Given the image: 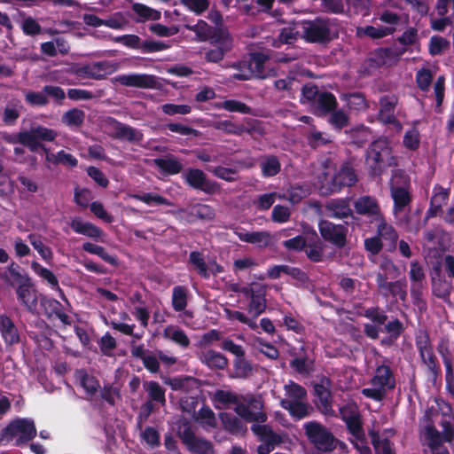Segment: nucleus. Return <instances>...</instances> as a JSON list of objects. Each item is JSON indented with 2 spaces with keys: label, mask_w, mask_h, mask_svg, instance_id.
Here are the masks:
<instances>
[{
  "label": "nucleus",
  "mask_w": 454,
  "mask_h": 454,
  "mask_svg": "<svg viewBox=\"0 0 454 454\" xmlns=\"http://www.w3.org/2000/svg\"><path fill=\"white\" fill-rule=\"evenodd\" d=\"M329 114L328 121L335 129L340 130L348 125V117L343 110L335 109Z\"/></svg>",
  "instance_id": "63"
},
{
  "label": "nucleus",
  "mask_w": 454,
  "mask_h": 454,
  "mask_svg": "<svg viewBox=\"0 0 454 454\" xmlns=\"http://www.w3.org/2000/svg\"><path fill=\"white\" fill-rule=\"evenodd\" d=\"M365 165L372 177L382 175L387 167H396L398 160L392 154V148L386 137H380L372 142L365 153Z\"/></svg>",
  "instance_id": "1"
},
{
  "label": "nucleus",
  "mask_w": 454,
  "mask_h": 454,
  "mask_svg": "<svg viewBox=\"0 0 454 454\" xmlns=\"http://www.w3.org/2000/svg\"><path fill=\"white\" fill-rule=\"evenodd\" d=\"M415 345L419 356H424L425 352L433 350V345L427 331H420L416 334Z\"/></svg>",
  "instance_id": "56"
},
{
  "label": "nucleus",
  "mask_w": 454,
  "mask_h": 454,
  "mask_svg": "<svg viewBox=\"0 0 454 454\" xmlns=\"http://www.w3.org/2000/svg\"><path fill=\"white\" fill-rule=\"evenodd\" d=\"M348 433L356 440L363 442L365 438L361 415L345 422Z\"/></svg>",
  "instance_id": "57"
},
{
  "label": "nucleus",
  "mask_w": 454,
  "mask_h": 454,
  "mask_svg": "<svg viewBox=\"0 0 454 454\" xmlns=\"http://www.w3.org/2000/svg\"><path fill=\"white\" fill-rule=\"evenodd\" d=\"M217 39L209 42L210 48L204 49V59L207 63H219L233 48V38L229 32Z\"/></svg>",
  "instance_id": "12"
},
{
  "label": "nucleus",
  "mask_w": 454,
  "mask_h": 454,
  "mask_svg": "<svg viewBox=\"0 0 454 454\" xmlns=\"http://www.w3.org/2000/svg\"><path fill=\"white\" fill-rule=\"evenodd\" d=\"M219 107L231 113H239L243 114H249L252 112L250 106L236 99L224 100L219 105Z\"/></svg>",
  "instance_id": "54"
},
{
  "label": "nucleus",
  "mask_w": 454,
  "mask_h": 454,
  "mask_svg": "<svg viewBox=\"0 0 454 454\" xmlns=\"http://www.w3.org/2000/svg\"><path fill=\"white\" fill-rule=\"evenodd\" d=\"M433 78V72L429 68L422 67L416 73V84L421 91L427 92L432 84Z\"/></svg>",
  "instance_id": "52"
},
{
  "label": "nucleus",
  "mask_w": 454,
  "mask_h": 454,
  "mask_svg": "<svg viewBox=\"0 0 454 454\" xmlns=\"http://www.w3.org/2000/svg\"><path fill=\"white\" fill-rule=\"evenodd\" d=\"M379 120L384 124H399L395 115V107L398 104V98L395 95H385L380 97Z\"/></svg>",
  "instance_id": "19"
},
{
  "label": "nucleus",
  "mask_w": 454,
  "mask_h": 454,
  "mask_svg": "<svg viewBox=\"0 0 454 454\" xmlns=\"http://www.w3.org/2000/svg\"><path fill=\"white\" fill-rule=\"evenodd\" d=\"M175 214L186 218L190 223L201 220H211L215 217V210L213 207L207 204L197 203L189 207H182L177 209Z\"/></svg>",
  "instance_id": "18"
},
{
  "label": "nucleus",
  "mask_w": 454,
  "mask_h": 454,
  "mask_svg": "<svg viewBox=\"0 0 454 454\" xmlns=\"http://www.w3.org/2000/svg\"><path fill=\"white\" fill-rule=\"evenodd\" d=\"M215 129L221 130L229 135L241 136L244 133H251V130L243 124L235 123L230 120L216 121L214 125Z\"/></svg>",
  "instance_id": "42"
},
{
  "label": "nucleus",
  "mask_w": 454,
  "mask_h": 454,
  "mask_svg": "<svg viewBox=\"0 0 454 454\" xmlns=\"http://www.w3.org/2000/svg\"><path fill=\"white\" fill-rule=\"evenodd\" d=\"M31 268L36 275L48 283L51 289L58 290L62 295H64L63 291L59 286L58 278L51 270L43 267L37 262H32Z\"/></svg>",
  "instance_id": "34"
},
{
  "label": "nucleus",
  "mask_w": 454,
  "mask_h": 454,
  "mask_svg": "<svg viewBox=\"0 0 454 454\" xmlns=\"http://www.w3.org/2000/svg\"><path fill=\"white\" fill-rule=\"evenodd\" d=\"M356 182L357 176L355 169L348 163H344L333 176L327 190L329 193H337L344 187L353 186Z\"/></svg>",
  "instance_id": "14"
},
{
  "label": "nucleus",
  "mask_w": 454,
  "mask_h": 454,
  "mask_svg": "<svg viewBox=\"0 0 454 454\" xmlns=\"http://www.w3.org/2000/svg\"><path fill=\"white\" fill-rule=\"evenodd\" d=\"M370 434L375 454H395L390 440L387 438L381 439L379 433L374 431H372Z\"/></svg>",
  "instance_id": "48"
},
{
  "label": "nucleus",
  "mask_w": 454,
  "mask_h": 454,
  "mask_svg": "<svg viewBox=\"0 0 454 454\" xmlns=\"http://www.w3.org/2000/svg\"><path fill=\"white\" fill-rule=\"evenodd\" d=\"M188 289L184 286H176L172 290V307L176 312H181L187 306Z\"/></svg>",
  "instance_id": "43"
},
{
  "label": "nucleus",
  "mask_w": 454,
  "mask_h": 454,
  "mask_svg": "<svg viewBox=\"0 0 454 454\" xmlns=\"http://www.w3.org/2000/svg\"><path fill=\"white\" fill-rule=\"evenodd\" d=\"M262 176L265 178L277 176L281 170V163L278 156L267 154L262 156L259 161Z\"/></svg>",
  "instance_id": "30"
},
{
  "label": "nucleus",
  "mask_w": 454,
  "mask_h": 454,
  "mask_svg": "<svg viewBox=\"0 0 454 454\" xmlns=\"http://www.w3.org/2000/svg\"><path fill=\"white\" fill-rule=\"evenodd\" d=\"M201 361L211 369L223 370L228 365L226 356L213 349L202 352Z\"/></svg>",
  "instance_id": "32"
},
{
  "label": "nucleus",
  "mask_w": 454,
  "mask_h": 454,
  "mask_svg": "<svg viewBox=\"0 0 454 454\" xmlns=\"http://www.w3.org/2000/svg\"><path fill=\"white\" fill-rule=\"evenodd\" d=\"M132 11L137 16V22H145L147 20H159L161 17L160 11L153 9L146 4L135 3L131 6Z\"/></svg>",
  "instance_id": "33"
},
{
  "label": "nucleus",
  "mask_w": 454,
  "mask_h": 454,
  "mask_svg": "<svg viewBox=\"0 0 454 454\" xmlns=\"http://www.w3.org/2000/svg\"><path fill=\"white\" fill-rule=\"evenodd\" d=\"M405 328L401 320L398 318H393L392 320H389L383 325L382 327H380L381 333H386L387 335L395 336L397 338H400V336L403 333Z\"/></svg>",
  "instance_id": "59"
},
{
  "label": "nucleus",
  "mask_w": 454,
  "mask_h": 454,
  "mask_svg": "<svg viewBox=\"0 0 454 454\" xmlns=\"http://www.w3.org/2000/svg\"><path fill=\"white\" fill-rule=\"evenodd\" d=\"M391 196L394 201V211L402 212L411 201L410 192L403 187L397 186L391 188Z\"/></svg>",
  "instance_id": "40"
},
{
  "label": "nucleus",
  "mask_w": 454,
  "mask_h": 454,
  "mask_svg": "<svg viewBox=\"0 0 454 454\" xmlns=\"http://www.w3.org/2000/svg\"><path fill=\"white\" fill-rule=\"evenodd\" d=\"M215 176L227 182H234L237 180V170L231 168H225L217 166L212 168H207Z\"/></svg>",
  "instance_id": "62"
},
{
  "label": "nucleus",
  "mask_w": 454,
  "mask_h": 454,
  "mask_svg": "<svg viewBox=\"0 0 454 454\" xmlns=\"http://www.w3.org/2000/svg\"><path fill=\"white\" fill-rule=\"evenodd\" d=\"M421 362L427 367V373L428 377L435 381L442 375L441 365L438 362L436 356L434 353V349L428 352H425L424 356H419Z\"/></svg>",
  "instance_id": "35"
},
{
  "label": "nucleus",
  "mask_w": 454,
  "mask_h": 454,
  "mask_svg": "<svg viewBox=\"0 0 454 454\" xmlns=\"http://www.w3.org/2000/svg\"><path fill=\"white\" fill-rule=\"evenodd\" d=\"M145 391L148 394L150 401L159 403L162 405L166 403V389L158 381L147 380L143 383Z\"/></svg>",
  "instance_id": "38"
},
{
  "label": "nucleus",
  "mask_w": 454,
  "mask_h": 454,
  "mask_svg": "<svg viewBox=\"0 0 454 454\" xmlns=\"http://www.w3.org/2000/svg\"><path fill=\"white\" fill-rule=\"evenodd\" d=\"M90 66L91 67V72L94 74V76H92V79L94 80H102L116 69L114 65L107 60L93 62L90 64Z\"/></svg>",
  "instance_id": "49"
},
{
  "label": "nucleus",
  "mask_w": 454,
  "mask_h": 454,
  "mask_svg": "<svg viewBox=\"0 0 454 454\" xmlns=\"http://www.w3.org/2000/svg\"><path fill=\"white\" fill-rule=\"evenodd\" d=\"M337 107L338 101L336 97L332 92L323 91L310 108L312 114L317 117H325L337 109Z\"/></svg>",
  "instance_id": "21"
},
{
  "label": "nucleus",
  "mask_w": 454,
  "mask_h": 454,
  "mask_svg": "<svg viewBox=\"0 0 454 454\" xmlns=\"http://www.w3.org/2000/svg\"><path fill=\"white\" fill-rule=\"evenodd\" d=\"M372 387L362 389V395L376 402L382 401L387 390L395 387V379L389 365L381 364L376 368L375 374L371 380Z\"/></svg>",
  "instance_id": "5"
},
{
  "label": "nucleus",
  "mask_w": 454,
  "mask_h": 454,
  "mask_svg": "<svg viewBox=\"0 0 454 454\" xmlns=\"http://www.w3.org/2000/svg\"><path fill=\"white\" fill-rule=\"evenodd\" d=\"M280 405L283 409L287 411L290 416L295 420H301L309 416L310 411H313L309 403L299 400L282 399Z\"/></svg>",
  "instance_id": "25"
},
{
  "label": "nucleus",
  "mask_w": 454,
  "mask_h": 454,
  "mask_svg": "<svg viewBox=\"0 0 454 454\" xmlns=\"http://www.w3.org/2000/svg\"><path fill=\"white\" fill-rule=\"evenodd\" d=\"M356 212L362 215L374 216L378 221L380 216H383L380 213V206L377 200L371 196H362L354 203Z\"/></svg>",
  "instance_id": "26"
},
{
  "label": "nucleus",
  "mask_w": 454,
  "mask_h": 454,
  "mask_svg": "<svg viewBox=\"0 0 454 454\" xmlns=\"http://www.w3.org/2000/svg\"><path fill=\"white\" fill-rule=\"evenodd\" d=\"M85 120V113L79 108H72L62 115V122L68 127H81Z\"/></svg>",
  "instance_id": "47"
},
{
  "label": "nucleus",
  "mask_w": 454,
  "mask_h": 454,
  "mask_svg": "<svg viewBox=\"0 0 454 454\" xmlns=\"http://www.w3.org/2000/svg\"><path fill=\"white\" fill-rule=\"evenodd\" d=\"M288 400H299L303 401L307 398L306 389L296 382L290 381L288 385L285 386Z\"/></svg>",
  "instance_id": "61"
},
{
  "label": "nucleus",
  "mask_w": 454,
  "mask_h": 454,
  "mask_svg": "<svg viewBox=\"0 0 454 454\" xmlns=\"http://www.w3.org/2000/svg\"><path fill=\"white\" fill-rule=\"evenodd\" d=\"M36 434L34 420L26 418L16 419L1 430L0 444H7L14 441V446L21 447L32 441Z\"/></svg>",
  "instance_id": "4"
},
{
  "label": "nucleus",
  "mask_w": 454,
  "mask_h": 454,
  "mask_svg": "<svg viewBox=\"0 0 454 454\" xmlns=\"http://www.w3.org/2000/svg\"><path fill=\"white\" fill-rule=\"evenodd\" d=\"M270 59V56L262 51H255L249 54L247 60L251 64L254 77L257 79H266L270 74L265 69V63Z\"/></svg>",
  "instance_id": "28"
},
{
  "label": "nucleus",
  "mask_w": 454,
  "mask_h": 454,
  "mask_svg": "<svg viewBox=\"0 0 454 454\" xmlns=\"http://www.w3.org/2000/svg\"><path fill=\"white\" fill-rule=\"evenodd\" d=\"M70 227L77 234L86 236L94 241H99L105 236V231L98 226L90 222H83L79 217H74L70 222Z\"/></svg>",
  "instance_id": "22"
},
{
  "label": "nucleus",
  "mask_w": 454,
  "mask_h": 454,
  "mask_svg": "<svg viewBox=\"0 0 454 454\" xmlns=\"http://www.w3.org/2000/svg\"><path fill=\"white\" fill-rule=\"evenodd\" d=\"M18 301L26 307L28 311H34L37 306V297L33 289V283L18 285L16 288Z\"/></svg>",
  "instance_id": "27"
},
{
  "label": "nucleus",
  "mask_w": 454,
  "mask_h": 454,
  "mask_svg": "<svg viewBox=\"0 0 454 454\" xmlns=\"http://www.w3.org/2000/svg\"><path fill=\"white\" fill-rule=\"evenodd\" d=\"M0 333L7 346H13L20 341L19 330L13 321L7 315L1 313Z\"/></svg>",
  "instance_id": "24"
},
{
  "label": "nucleus",
  "mask_w": 454,
  "mask_h": 454,
  "mask_svg": "<svg viewBox=\"0 0 454 454\" xmlns=\"http://www.w3.org/2000/svg\"><path fill=\"white\" fill-rule=\"evenodd\" d=\"M331 380L322 377L320 381L314 384L315 404L318 411L326 416H335L333 409V395L330 390Z\"/></svg>",
  "instance_id": "10"
},
{
  "label": "nucleus",
  "mask_w": 454,
  "mask_h": 454,
  "mask_svg": "<svg viewBox=\"0 0 454 454\" xmlns=\"http://www.w3.org/2000/svg\"><path fill=\"white\" fill-rule=\"evenodd\" d=\"M377 286L381 294L386 298L391 296L403 301L406 300V285L401 280L385 281V278L380 276L377 281Z\"/></svg>",
  "instance_id": "20"
},
{
  "label": "nucleus",
  "mask_w": 454,
  "mask_h": 454,
  "mask_svg": "<svg viewBox=\"0 0 454 454\" xmlns=\"http://www.w3.org/2000/svg\"><path fill=\"white\" fill-rule=\"evenodd\" d=\"M178 436L188 450L194 454H212L213 444L204 438H198L188 422L184 424V428L178 431Z\"/></svg>",
  "instance_id": "8"
},
{
  "label": "nucleus",
  "mask_w": 454,
  "mask_h": 454,
  "mask_svg": "<svg viewBox=\"0 0 454 454\" xmlns=\"http://www.w3.org/2000/svg\"><path fill=\"white\" fill-rule=\"evenodd\" d=\"M184 180L190 187L207 194H214L220 189V185L215 181L208 179L203 170L200 168L186 169Z\"/></svg>",
  "instance_id": "9"
},
{
  "label": "nucleus",
  "mask_w": 454,
  "mask_h": 454,
  "mask_svg": "<svg viewBox=\"0 0 454 454\" xmlns=\"http://www.w3.org/2000/svg\"><path fill=\"white\" fill-rule=\"evenodd\" d=\"M232 67L237 69L238 72L234 73L231 77L238 81H248L254 77V73L251 67V64L247 60H239L232 65Z\"/></svg>",
  "instance_id": "50"
},
{
  "label": "nucleus",
  "mask_w": 454,
  "mask_h": 454,
  "mask_svg": "<svg viewBox=\"0 0 454 454\" xmlns=\"http://www.w3.org/2000/svg\"><path fill=\"white\" fill-rule=\"evenodd\" d=\"M221 419L224 428L232 434L239 433L242 429L241 420L232 414L222 413Z\"/></svg>",
  "instance_id": "64"
},
{
  "label": "nucleus",
  "mask_w": 454,
  "mask_h": 454,
  "mask_svg": "<svg viewBox=\"0 0 454 454\" xmlns=\"http://www.w3.org/2000/svg\"><path fill=\"white\" fill-rule=\"evenodd\" d=\"M240 292L247 298H249V303L247 306V312L253 316L254 319L262 314L266 309V290L264 286L256 285L254 286H244Z\"/></svg>",
  "instance_id": "11"
},
{
  "label": "nucleus",
  "mask_w": 454,
  "mask_h": 454,
  "mask_svg": "<svg viewBox=\"0 0 454 454\" xmlns=\"http://www.w3.org/2000/svg\"><path fill=\"white\" fill-rule=\"evenodd\" d=\"M380 270L376 275V282L379 280V277L381 276L385 278V281L390 278H395L399 276L400 270L395 264L392 259L385 257L380 263Z\"/></svg>",
  "instance_id": "45"
},
{
  "label": "nucleus",
  "mask_w": 454,
  "mask_h": 454,
  "mask_svg": "<svg viewBox=\"0 0 454 454\" xmlns=\"http://www.w3.org/2000/svg\"><path fill=\"white\" fill-rule=\"evenodd\" d=\"M114 82L122 86L139 89H155L158 85L157 77L147 74H119L114 77Z\"/></svg>",
  "instance_id": "15"
},
{
  "label": "nucleus",
  "mask_w": 454,
  "mask_h": 454,
  "mask_svg": "<svg viewBox=\"0 0 454 454\" xmlns=\"http://www.w3.org/2000/svg\"><path fill=\"white\" fill-rule=\"evenodd\" d=\"M234 370L237 377L245 379L252 374L253 366L252 364L246 359L245 356H243L235 357Z\"/></svg>",
  "instance_id": "58"
},
{
  "label": "nucleus",
  "mask_w": 454,
  "mask_h": 454,
  "mask_svg": "<svg viewBox=\"0 0 454 454\" xmlns=\"http://www.w3.org/2000/svg\"><path fill=\"white\" fill-rule=\"evenodd\" d=\"M188 263L204 279H209V268L205 262L204 254L200 251H192L189 254Z\"/></svg>",
  "instance_id": "39"
},
{
  "label": "nucleus",
  "mask_w": 454,
  "mask_h": 454,
  "mask_svg": "<svg viewBox=\"0 0 454 454\" xmlns=\"http://www.w3.org/2000/svg\"><path fill=\"white\" fill-rule=\"evenodd\" d=\"M393 51L390 48H377L368 57V63L372 67H380L387 63V59L392 58Z\"/></svg>",
  "instance_id": "44"
},
{
  "label": "nucleus",
  "mask_w": 454,
  "mask_h": 454,
  "mask_svg": "<svg viewBox=\"0 0 454 454\" xmlns=\"http://www.w3.org/2000/svg\"><path fill=\"white\" fill-rule=\"evenodd\" d=\"M377 225V234L383 241L386 251L393 253L397 248V242L399 240V234L395 228L388 223L384 216H380Z\"/></svg>",
  "instance_id": "17"
},
{
  "label": "nucleus",
  "mask_w": 454,
  "mask_h": 454,
  "mask_svg": "<svg viewBox=\"0 0 454 454\" xmlns=\"http://www.w3.org/2000/svg\"><path fill=\"white\" fill-rule=\"evenodd\" d=\"M154 165L163 175L173 176L180 173L183 164L173 155L159 157L153 160Z\"/></svg>",
  "instance_id": "29"
},
{
  "label": "nucleus",
  "mask_w": 454,
  "mask_h": 454,
  "mask_svg": "<svg viewBox=\"0 0 454 454\" xmlns=\"http://www.w3.org/2000/svg\"><path fill=\"white\" fill-rule=\"evenodd\" d=\"M252 432L258 436L259 440L267 443H280L281 437L276 434L269 425L254 424L251 426Z\"/></svg>",
  "instance_id": "36"
},
{
  "label": "nucleus",
  "mask_w": 454,
  "mask_h": 454,
  "mask_svg": "<svg viewBox=\"0 0 454 454\" xmlns=\"http://www.w3.org/2000/svg\"><path fill=\"white\" fill-rule=\"evenodd\" d=\"M44 304L50 317L55 316L65 325L72 324L71 317L64 311L63 305L58 300L51 298L46 300Z\"/></svg>",
  "instance_id": "41"
},
{
  "label": "nucleus",
  "mask_w": 454,
  "mask_h": 454,
  "mask_svg": "<svg viewBox=\"0 0 454 454\" xmlns=\"http://www.w3.org/2000/svg\"><path fill=\"white\" fill-rule=\"evenodd\" d=\"M327 215L332 218L343 219L352 215L353 211L344 200H332L325 205Z\"/></svg>",
  "instance_id": "31"
},
{
  "label": "nucleus",
  "mask_w": 454,
  "mask_h": 454,
  "mask_svg": "<svg viewBox=\"0 0 454 454\" xmlns=\"http://www.w3.org/2000/svg\"><path fill=\"white\" fill-rule=\"evenodd\" d=\"M339 20L336 18L316 17L301 21L303 38L308 43H328L338 37Z\"/></svg>",
  "instance_id": "3"
},
{
  "label": "nucleus",
  "mask_w": 454,
  "mask_h": 454,
  "mask_svg": "<svg viewBox=\"0 0 454 454\" xmlns=\"http://www.w3.org/2000/svg\"><path fill=\"white\" fill-rule=\"evenodd\" d=\"M309 442L319 451L330 452L336 448L337 440L323 424L312 420L303 426Z\"/></svg>",
  "instance_id": "6"
},
{
  "label": "nucleus",
  "mask_w": 454,
  "mask_h": 454,
  "mask_svg": "<svg viewBox=\"0 0 454 454\" xmlns=\"http://www.w3.org/2000/svg\"><path fill=\"white\" fill-rule=\"evenodd\" d=\"M191 29L196 34L200 42L208 43L213 40L217 42V38L229 32L226 28L212 27L202 20H200Z\"/></svg>",
  "instance_id": "23"
},
{
  "label": "nucleus",
  "mask_w": 454,
  "mask_h": 454,
  "mask_svg": "<svg viewBox=\"0 0 454 454\" xmlns=\"http://www.w3.org/2000/svg\"><path fill=\"white\" fill-rule=\"evenodd\" d=\"M27 239L43 260L49 261L52 259L53 253L51 247L44 245L40 237L31 233L27 236Z\"/></svg>",
  "instance_id": "53"
},
{
  "label": "nucleus",
  "mask_w": 454,
  "mask_h": 454,
  "mask_svg": "<svg viewBox=\"0 0 454 454\" xmlns=\"http://www.w3.org/2000/svg\"><path fill=\"white\" fill-rule=\"evenodd\" d=\"M109 124L113 129L111 137L114 139L126 141L130 144H139L144 139V135L139 129L114 118L109 119Z\"/></svg>",
  "instance_id": "13"
},
{
  "label": "nucleus",
  "mask_w": 454,
  "mask_h": 454,
  "mask_svg": "<svg viewBox=\"0 0 454 454\" xmlns=\"http://www.w3.org/2000/svg\"><path fill=\"white\" fill-rule=\"evenodd\" d=\"M130 197L136 200L141 201L147 206H171L172 203L166 197L156 192H139L133 193Z\"/></svg>",
  "instance_id": "37"
},
{
  "label": "nucleus",
  "mask_w": 454,
  "mask_h": 454,
  "mask_svg": "<svg viewBox=\"0 0 454 454\" xmlns=\"http://www.w3.org/2000/svg\"><path fill=\"white\" fill-rule=\"evenodd\" d=\"M320 93L321 92L316 84L307 83L301 88V103L304 104L307 102L311 107L313 103L317 99V97H319Z\"/></svg>",
  "instance_id": "60"
},
{
  "label": "nucleus",
  "mask_w": 454,
  "mask_h": 454,
  "mask_svg": "<svg viewBox=\"0 0 454 454\" xmlns=\"http://www.w3.org/2000/svg\"><path fill=\"white\" fill-rule=\"evenodd\" d=\"M58 137L56 130L43 125L31 126L28 130H21L7 136L4 139L12 145L20 144L27 147L31 153H49L44 142H53Z\"/></svg>",
  "instance_id": "2"
},
{
  "label": "nucleus",
  "mask_w": 454,
  "mask_h": 454,
  "mask_svg": "<svg viewBox=\"0 0 454 454\" xmlns=\"http://www.w3.org/2000/svg\"><path fill=\"white\" fill-rule=\"evenodd\" d=\"M364 317L370 319L373 325L382 327L387 322L388 317L387 313L379 306L366 309L362 314Z\"/></svg>",
  "instance_id": "51"
},
{
  "label": "nucleus",
  "mask_w": 454,
  "mask_h": 454,
  "mask_svg": "<svg viewBox=\"0 0 454 454\" xmlns=\"http://www.w3.org/2000/svg\"><path fill=\"white\" fill-rule=\"evenodd\" d=\"M318 231L322 239L336 248L341 249L347 245V224H335L328 220H321L318 223Z\"/></svg>",
  "instance_id": "7"
},
{
  "label": "nucleus",
  "mask_w": 454,
  "mask_h": 454,
  "mask_svg": "<svg viewBox=\"0 0 454 454\" xmlns=\"http://www.w3.org/2000/svg\"><path fill=\"white\" fill-rule=\"evenodd\" d=\"M395 32V27L366 26L364 29V35L372 39H380L385 36L393 35Z\"/></svg>",
  "instance_id": "55"
},
{
  "label": "nucleus",
  "mask_w": 454,
  "mask_h": 454,
  "mask_svg": "<svg viewBox=\"0 0 454 454\" xmlns=\"http://www.w3.org/2000/svg\"><path fill=\"white\" fill-rule=\"evenodd\" d=\"M79 379L80 385L89 396L92 397L98 393L100 388V384L95 376L90 375L85 371H82L80 372Z\"/></svg>",
  "instance_id": "46"
},
{
  "label": "nucleus",
  "mask_w": 454,
  "mask_h": 454,
  "mask_svg": "<svg viewBox=\"0 0 454 454\" xmlns=\"http://www.w3.org/2000/svg\"><path fill=\"white\" fill-rule=\"evenodd\" d=\"M235 411L236 413L246 419L247 421H254L259 423H264L267 420V415L266 413L262 411H253L250 407L255 410H262L263 405L262 403L254 398H250L248 402V405L245 404L243 403H235Z\"/></svg>",
  "instance_id": "16"
}]
</instances>
